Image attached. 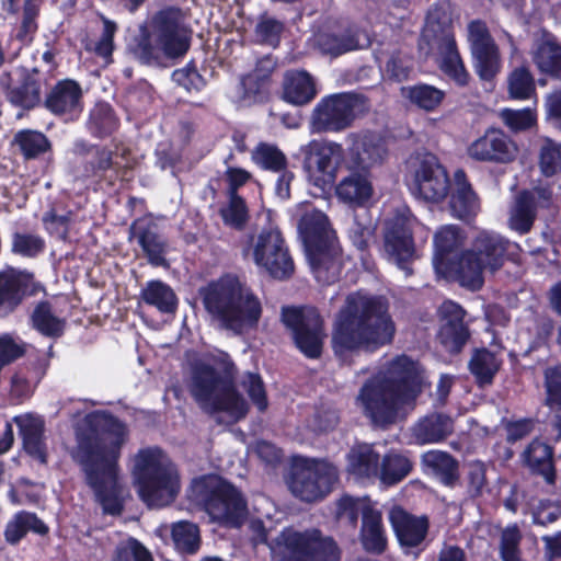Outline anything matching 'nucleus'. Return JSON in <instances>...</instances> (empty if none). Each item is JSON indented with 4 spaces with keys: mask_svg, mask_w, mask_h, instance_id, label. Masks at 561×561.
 <instances>
[{
    "mask_svg": "<svg viewBox=\"0 0 561 561\" xmlns=\"http://www.w3.org/2000/svg\"><path fill=\"white\" fill-rule=\"evenodd\" d=\"M128 438L127 425L103 411L87 414L76 430L77 445L71 457L80 465L87 484L106 514L122 511L118 459Z\"/></svg>",
    "mask_w": 561,
    "mask_h": 561,
    "instance_id": "1",
    "label": "nucleus"
},
{
    "mask_svg": "<svg viewBox=\"0 0 561 561\" xmlns=\"http://www.w3.org/2000/svg\"><path fill=\"white\" fill-rule=\"evenodd\" d=\"M423 377L416 363L407 356L396 358L362 387L357 403L377 426H387L404 417L414 408Z\"/></svg>",
    "mask_w": 561,
    "mask_h": 561,
    "instance_id": "2",
    "label": "nucleus"
},
{
    "mask_svg": "<svg viewBox=\"0 0 561 561\" xmlns=\"http://www.w3.org/2000/svg\"><path fill=\"white\" fill-rule=\"evenodd\" d=\"M394 331L381 298L351 294L334 322L333 350L340 357L358 351H375L389 343Z\"/></svg>",
    "mask_w": 561,
    "mask_h": 561,
    "instance_id": "3",
    "label": "nucleus"
},
{
    "mask_svg": "<svg viewBox=\"0 0 561 561\" xmlns=\"http://www.w3.org/2000/svg\"><path fill=\"white\" fill-rule=\"evenodd\" d=\"M199 294L206 311L221 329L242 335L257 328L262 302L237 276L224 275L201 288Z\"/></svg>",
    "mask_w": 561,
    "mask_h": 561,
    "instance_id": "4",
    "label": "nucleus"
},
{
    "mask_svg": "<svg viewBox=\"0 0 561 561\" xmlns=\"http://www.w3.org/2000/svg\"><path fill=\"white\" fill-rule=\"evenodd\" d=\"M190 47V31L179 8L168 7L153 13L139 27L134 46L135 56L144 64L162 57L183 56Z\"/></svg>",
    "mask_w": 561,
    "mask_h": 561,
    "instance_id": "5",
    "label": "nucleus"
},
{
    "mask_svg": "<svg viewBox=\"0 0 561 561\" xmlns=\"http://www.w3.org/2000/svg\"><path fill=\"white\" fill-rule=\"evenodd\" d=\"M232 363L222 354L224 376L207 364H196L191 382V392L199 407L210 413H226L232 421L242 419L248 404L236 391L231 382Z\"/></svg>",
    "mask_w": 561,
    "mask_h": 561,
    "instance_id": "6",
    "label": "nucleus"
},
{
    "mask_svg": "<svg viewBox=\"0 0 561 561\" xmlns=\"http://www.w3.org/2000/svg\"><path fill=\"white\" fill-rule=\"evenodd\" d=\"M133 477L141 500L151 507L170 504L180 485L178 473L160 448L140 449L134 457Z\"/></svg>",
    "mask_w": 561,
    "mask_h": 561,
    "instance_id": "7",
    "label": "nucleus"
},
{
    "mask_svg": "<svg viewBox=\"0 0 561 561\" xmlns=\"http://www.w3.org/2000/svg\"><path fill=\"white\" fill-rule=\"evenodd\" d=\"M510 241L500 233L479 231L471 241L470 249L463 251L451 266L461 286L480 289L486 273H495L504 263Z\"/></svg>",
    "mask_w": 561,
    "mask_h": 561,
    "instance_id": "8",
    "label": "nucleus"
},
{
    "mask_svg": "<svg viewBox=\"0 0 561 561\" xmlns=\"http://www.w3.org/2000/svg\"><path fill=\"white\" fill-rule=\"evenodd\" d=\"M347 139L352 146L346 164L352 172L340 181L335 192L342 202L363 206L374 195L373 182L367 170L383 159L385 149L370 136L352 134Z\"/></svg>",
    "mask_w": 561,
    "mask_h": 561,
    "instance_id": "9",
    "label": "nucleus"
},
{
    "mask_svg": "<svg viewBox=\"0 0 561 561\" xmlns=\"http://www.w3.org/2000/svg\"><path fill=\"white\" fill-rule=\"evenodd\" d=\"M242 251L247 260L276 279L288 278L294 273V261L277 227L263 228L249 236Z\"/></svg>",
    "mask_w": 561,
    "mask_h": 561,
    "instance_id": "10",
    "label": "nucleus"
},
{
    "mask_svg": "<svg viewBox=\"0 0 561 561\" xmlns=\"http://www.w3.org/2000/svg\"><path fill=\"white\" fill-rule=\"evenodd\" d=\"M273 553L278 561H340L336 543L318 530H284L276 539Z\"/></svg>",
    "mask_w": 561,
    "mask_h": 561,
    "instance_id": "11",
    "label": "nucleus"
},
{
    "mask_svg": "<svg viewBox=\"0 0 561 561\" xmlns=\"http://www.w3.org/2000/svg\"><path fill=\"white\" fill-rule=\"evenodd\" d=\"M339 478L335 466L319 459L301 458L293 465L288 488L293 495L307 503L324 499Z\"/></svg>",
    "mask_w": 561,
    "mask_h": 561,
    "instance_id": "12",
    "label": "nucleus"
},
{
    "mask_svg": "<svg viewBox=\"0 0 561 561\" xmlns=\"http://www.w3.org/2000/svg\"><path fill=\"white\" fill-rule=\"evenodd\" d=\"M407 183L416 198L439 203L450 190L449 176L437 157L430 152L416 153L408 161Z\"/></svg>",
    "mask_w": 561,
    "mask_h": 561,
    "instance_id": "13",
    "label": "nucleus"
},
{
    "mask_svg": "<svg viewBox=\"0 0 561 561\" xmlns=\"http://www.w3.org/2000/svg\"><path fill=\"white\" fill-rule=\"evenodd\" d=\"M365 107V100L354 93L328 95L314 106L311 117L313 133L341 131L351 126Z\"/></svg>",
    "mask_w": 561,
    "mask_h": 561,
    "instance_id": "14",
    "label": "nucleus"
},
{
    "mask_svg": "<svg viewBox=\"0 0 561 561\" xmlns=\"http://www.w3.org/2000/svg\"><path fill=\"white\" fill-rule=\"evenodd\" d=\"M416 229L424 231L427 239L428 231L412 215L410 209H399L396 215L386 222L385 252L388 260L400 268L409 271V264L416 257V250L412 233Z\"/></svg>",
    "mask_w": 561,
    "mask_h": 561,
    "instance_id": "15",
    "label": "nucleus"
},
{
    "mask_svg": "<svg viewBox=\"0 0 561 561\" xmlns=\"http://www.w3.org/2000/svg\"><path fill=\"white\" fill-rule=\"evenodd\" d=\"M282 319L305 355L314 358L321 354L324 335L320 314L314 308H284Z\"/></svg>",
    "mask_w": 561,
    "mask_h": 561,
    "instance_id": "16",
    "label": "nucleus"
},
{
    "mask_svg": "<svg viewBox=\"0 0 561 561\" xmlns=\"http://www.w3.org/2000/svg\"><path fill=\"white\" fill-rule=\"evenodd\" d=\"M307 176L318 187L330 185L343 161L341 145L332 141L312 140L301 148Z\"/></svg>",
    "mask_w": 561,
    "mask_h": 561,
    "instance_id": "17",
    "label": "nucleus"
},
{
    "mask_svg": "<svg viewBox=\"0 0 561 561\" xmlns=\"http://www.w3.org/2000/svg\"><path fill=\"white\" fill-rule=\"evenodd\" d=\"M552 204L553 193L547 183L540 182L530 190L519 192L510 208L508 227L520 234L529 232L537 211L549 208Z\"/></svg>",
    "mask_w": 561,
    "mask_h": 561,
    "instance_id": "18",
    "label": "nucleus"
},
{
    "mask_svg": "<svg viewBox=\"0 0 561 561\" xmlns=\"http://www.w3.org/2000/svg\"><path fill=\"white\" fill-rule=\"evenodd\" d=\"M470 158L477 161L510 163L518 154V146L505 133L489 129L468 148Z\"/></svg>",
    "mask_w": 561,
    "mask_h": 561,
    "instance_id": "19",
    "label": "nucleus"
},
{
    "mask_svg": "<svg viewBox=\"0 0 561 561\" xmlns=\"http://www.w3.org/2000/svg\"><path fill=\"white\" fill-rule=\"evenodd\" d=\"M206 511L214 520L237 527L245 518L247 505L234 486L221 482L207 502Z\"/></svg>",
    "mask_w": 561,
    "mask_h": 561,
    "instance_id": "20",
    "label": "nucleus"
},
{
    "mask_svg": "<svg viewBox=\"0 0 561 561\" xmlns=\"http://www.w3.org/2000/svg\"><path fill=\"white\" fill-rule=\"evenodd\" d=\"M34 291L32 274L13 267L0 271V317L13 311L26 294Z\"/></svg>",
    "mask_w": 561,
    "mask_h": 561,
    "instance_id": "21",
    "label": "nucleus"
},
{
    "mask_svg": "<svg viewBox=\"0 0 561 561\" xmlns=\"http://www.w3.org/2000/svg\"><path fill=\"white\" fill-rule=\"evenodd\" d=\"M466 236L462 229L456 225L442 226L434 234L435 254L433 264L437 272L443 276L455 275L451 266L457 262V259L451 261L449 255L460 248L465 242Z\"/></svg>",
    "mask_w": 561,
    "mask_h": 561,
    "instance_id": "22",
    "label": "nucleus"
},
{
    "mask_svg": "<svg viewBox=\"0 0 561 561\" xmlns=\"http://www.w3.org/2000/svg\"><path fill=\"white\" fill-rule=\"evenodd\" d=\"M307 251L311 271L319 283L331 284L339 278L342 257L336 241L318 244Z\"/></svg>",
    "mask_w": 561,
    "mask_h": 561,
    "instance_id": "23",
    "label": "nucleus"
},
{
    "mask_svg": "<svg viewBox=\"0 0 561 561\" xmlns=\"http://www.w3.org/2000/svg\"><path fill=\"white\" fill-rule=\"evenodd\" d=\"M46 107L55 115L76 118L82 111V91L73 80L58 82L45 101Z\"/></svg>",
    "mask_w": 561,
    "mask_h": 561,
    "instance_id": "24",
    "label": "nucleus"
},
{
    "mask_svg": "<svg viewBox=\"0 0 561 561\" xmlns=\"http://www.w3.org/2000/svg\"><path fill=\"white\" fill-rule=\"evenodd\" d=\"M437 61L440 70L459 85L469 80L463 61L458 51L455 36L450 30H444L437 38Z\"/></svg>",
    "mask_w": 561,
    "mask_h": 561,
    "instance_id": "25",
    "label": "nucleus"
},
{
    "mask_svg": "<svg viewBox=\"0 0 561 561\" xmlns=\"http://www.w3.org/2000/svg\"><path fill=\"white\" fill-rule=\"evenodd\" d=\"M455 188L450 198L451 215L458 219H469L480 210L479 198L468 183L462 170H457L454 174Z\"/></svg>",
    "mask_w": 561,
    "mask_h": 561,
    "instance_id": "26",
    "label": "nucleus"
},
{
    "mask_svg": "<svg viewBox=\"0 0 561 561\" xmlns=\"http://www.w3.org/2000/svg\"><path fill=\"white\" fill-rule=\"evenodd\" d=\"M298 228L305 238L307 249L336 241L328 217L320 210L307 209L299 220Z\"/></svg>",
    "mask_w": 561,
    "mask_h": 561,
    "instance_id": "27",
    "label": "nucleus"
},
{
    "mask_svg": "<svg viewBox=\"0 0 561 561\" xmlns=\"http://www.w3.org/2000/svg\"><path fill=\"white\" fill-rule=\"evenodd\" d=\"M390 520L402 546L415 547L426 535L428 525L424 517L417 518L401 508H394L390 513Z\"/></svg>",
    "mask_w": 561,
    "mask_h": 561,
    "instance_id": "28",
    "label": "nucleus"
},
{
    "mask_svg": "<svg viewBox=\"0 0 561 561\" xmlns=\"http://www.w3.org/2000/svg\"><path fill=\"white\" fill-rule=\"evenodd\" d=\"M453 420L443 414H431L412 427V438L417 445L436 444L453 432Z\"/></svg>",
    "mask_w": 561,
    "mask_h": 561,
    "instance_id": "29",
    "label": "nucleus"
},
{
    "mask_svg": "<svg viewBox=\"0 0 561 561\" xmlns=\"http://www.w3.org/2000/svg\"><path fill=\"white\" fill-rule=\"evenodd\" d=\"M347 472L357 480L379 477V455L371 445L358 444L347 454Z\"/></svg>",
    "mask_w": 561,
    "mask_h": 561,
    "instance_id": "30",
    "label": "nucleus"
},
{
    "mask_svg": "<svg viewBox=\"0 0 561 561\" xmlns=\"http://www.w3.org/2000/svg\"><path fill=\"white\" fill-rule=\"evenodd\" d=\"M533 59L541 72L561 78V45L553 35L545 33L537 39Z\"/></svg>",
    "mask_w": 561,
    "mask_h": 561,
    "instance_id": "31",
    "label": "nucleus"
},
{
    "mask_svg": "<svg viewBox=\"0 0 561 561\" xmlns=\"http://www.w3.org/2000/svg\"><path fill=\"white\" fill-rule=\"evenodd\" d=\"M284 100L294 105H305L317 95L313 78L304 70L288 71L284 78Z\"/></svg>",
    "mask_w": 561,
    "mask_h": 561,
    "instance_id": "32",
    "label": "nucleus"
},
{
    "mask_svg": "<svg viewBox=\"0 0 561 561\" xmlns=\"http://www.w3.org/2000/svg\"><path fill=\"white\" fill-rule=\"evenodd\" d=\"M275 61L271 56L259 59L255 69L242 79L243 98L249 103L262 101L265 96L266 84L275 69Z\"/></svg>",
    "mask_w": 561,
    "mask_h": 561,
    "instance_id": "33",
    "label": "nucleus"
},
{
    "mask_svg": "<svg viewBox=\"0 0 561 561\" xmlns=\"http://www.w3.org/2000/svg\"><path fill=\"white\" fill-rule=\"evenodd\" d=\"M133 236L145 252L148 261L156 266L165 264L167 243L151 225L144 226L140 222L133 227Z\"/></svg>",
    "mask_w": 561,
    "mask_h": 561,
    "instance_id": "34",
    "label": "nucleus"
},
{
    "mask_svg": "<svg viewBox=\"0 0 561 561\" xmlns=\"http://www.w3.org/2000/svg\"><path fill=\"white\" fill-rule=\"evenodd\" d=\"M360 540L366 551L380 554L387 546L381 514L376 508L367 510L363 516Z\"/></svg>",
    "mask_w": 561,
    "mask_h": 561,
    "instance_id": "35",
    "label": "nucleus"
},
{
    "mask_svg": "<svg viewBox=\"0 0 561 561\" xmlns=\"http://www.w3.org/2000/svg\"><path fill=\"white\" fill-rule=\"evenodd\" d=\"M23 2V16L18 38L21 42H30L37 30L36 18L39 13L42 0H1L2 9L8 14L16 15Z\"/></svg>",
    "mask_w": 561,
    "mask_h": 561,
    "instance_id": "36",
    "label": "nucleus"
},
{
    "mask_svg": "<svg viewBox=\"0 0 561 561\" xmlns=\"http://www.w3.org/2000/svg\"><path fill=\"white\" fill-rule=\"evenodd\" d=\"M422 465L426 472L434 474L446 485H451L458 479V463L445 451L430 450L424 453Z\"/></svg>",
    "mask_w": 561,
    "mask_h": 561,
    "instance_id": "37",
    "label": "nucleus"
},
{
    "mask_svg": "<svg viewBox=\"0 0 561 561\" xmlns=\"http://www.w3.org/2000/svg\"><path fill=\"white\" fill-rule=\"evenodd\" d=\"M30 530L44 535L47 533V527L36 517L35 514L20 512L7 524L4 537L9 543L14 545L18 543Z\"/></svg>",
    "mask_w": 561,
    "mask_h": 561,
    "instance_id": "38",
    "label": "nucleus"
},
{
    "mask_svg": "<svg viewBox=\"0 0 561 561\" xmlns=\"http://www.w3.org/2000/svg\"><path fill=\"white\" fill-rule=\"evenodd\" d=\"M141 297L146 304L154 306L161 312L172 313L176 310L178 299L174 291L160 280L147 283Z\"/></svg>",
    "mask_w": 561,
    "mask_h": 561,
    "instance_id": "39",
    "label": "nucleus"
},
{
    "mask_svg": "<svg viewBox=\"0 0 561 561\" xmlns=\"http://www.w3.org/2000/svg\"><path fill=\"white\" fill-rule=\"evenodd\" d=\"M317 43L323 54L336 57L347 51L363 48L368 45V38L365 35L360 38L359 35L350 33L341 36L322 34L318 36Z\"/></svg>",
    "mask_w": 561,
    "mask_h": 561,
    "instance_id": "40",
    "label": "nucleus"
},
{
    "mask_svg": "<svg viewBox=\"0 0 561 561\" xmlns=\"http://www.w3.org/2000/svg\"><path fill=\"white\" fill-rule=\"evenodd\" d=\"M401 94L412 104L428 112L438 107L445 98L444 91L428 84L403 87Z\"/></svg>",
    "mask_w": 561,
    "mask_h": 561,
    "instance_id": "41",
    "label": "nucleus"
},
{
    "mask_svg": "<svg viewBox=\"0 0 561 561\" xmlns=\"http://www.w3.org/2000/svg\"><path fill=\"white\" fill-rule=\"evenodd\" d=\"M526 460L529 467L543 476L548 483L554 481L551 448L539 440L533 442L527 448Z\"/></svg>",
    "mask_w": 561,
    "mask_h": 561,
    "instance_id": "42",
    "label": "nucleus"
},
{
    "mask_svg": "<svg viewBox=\"0 0 561 561\" xmlns=\"http://www.w3.org/2000/svg\"><path fill=\"white\" fill-rule=\"evenodd\" d=\"M537 159L543 176L557 175L561 171V145L548 137L540 138Z\"/></svg>",
    "mask_w": 561,
    "mask_h": 561,
    "instance_id": "43",
    "label": "nucleus"
},
{
    "mask_svg": "<svg viewBox=\"0 0 561 561\" xmlns=\"http://www.w3.org/2000/svg\"><path fill=\"white\" fill-rule=\"evenodd\" d=\"M172 541L181 553H196L201 546V535L197 525L190 522H178L172 525Z\"/></svg>",
    "mask_w": 561,
    "mask_h": 561,
    "instance_id": "44",
    "label": "nucleus"
},
{
    "mask_svg": "<svg viewBox=\"0 0 561 561\" xmlns=\"http://www.w3.org/2000/svg\"><path fill=\"white\" fill-rule=\"evenodd\" d=\"M14 144L25 159H35L51 147L50 141L43 133L33 129L18 131L14 136Z\"/></svg>",
    "mask_w": 561,
    "mask_h": 561,
    "instance_id": "45",
    "label": "nucleus"
},
{
    "mask_svg": "<svg viewBox=\"0 0 561 561\" xmlns=\"http://www.w3.org/2000/svg\"><path fill=\"white\" fill-rule=\"evenodd\" d=\"M7 98L16 106L33 108L41 101V84L35 77L27 76L21 85L8 90Z\"/></svg>",
    "mask_w": 561,
    "mask_h": 561,
    "instance_id": "46",
    "label": "nucleus"
},
{
    "mask_svg": "<svg viewBox=\"0 0 561 561\" xmlns=\"http://www.w3.org/2000/svg\"><path fill=\"white\" fill-rule=\"evenodd\" d=\"M500 359L488 350L477 351L469 364L471 373L480 385L490 383L500 368Z\"/></svg>",
    "mask_w": 561,
    "mask_h": 561,
    "instance_id": "47",
    "label": "nucleus"
},
{
    "mask_svg": "<svg viewBox=\"0 0 561 561\" xmlns=\"http://www.w3.org/2000/svg\"><path fill=\"white\" fill-rule=\"evenodd\" d=\"M474 68L483 80H491L501 69V58L496 45L471 50Z\"/></svg>",
    "mask_w": 561,
    "mask_h": 561,
    "instance_id": "48",
    "label": "nucleus"
},
{
    "mask_svg": "<svg viewBox=\"0 0 561 561\" xmlns=\"http://www.w3.org/2000/svg\"><path fill=\"white\" fill-rule=\"evenodd\" d=\"M33 325L44 335L59 336L65 328V321L53 311L47 302L39 304L32 314Z\"/></svg>",
    "mask_w": 561,
    "mask_h": 561,
    "instance_id": "49",
    "label": "nucleus"
},
{
    "mask_svg": "<svg viewBox=\"0 0 561 561\" xmlns=\"http://www.w3.org/2000/svg\"><path fill=\"white\" fill-rule=\"evenodd\" d=\"M412 469L410 459L400 454H389L379 468V478L383 483L393 484L405 478Z\"/></svg>",
    "mask_w": 561,
    "mask_h": 561,
    "instance_id": "50",
    "label": "nucleus"
},
{
    "mask_svg": "<svg viewBox=\"0 0 561 561\" xmlns=\"http://www.w3.org/2000/svg\"><path fill=\"white\" fill-rule=\"evenodd\" d=\"M252 159L261 168L274 172L286 168L285 154L274 145L259 144L252 151Z\"/></svg>",
    "mask_w": 561,
    "mask_h": 561,
    "instance_id": "51",
    "label": "nucleus"
},
{
    "mask_svg": "<svg viewBox=\"0 0 561 561\" xmlns=\"http://www.w3.org/2000/svg\"><path fill=\"white\" fill-rule=\"evenodd\" d=\"M508 92L513 99L526 100L530 99L535 93V80L525 67L513 70L507 79Z\"/></svg>",
    "mask_w": 561,
    "mask_h": 561,
    "instance_id": "52",
    "label": "nucleus"
},
{
    "mask_svg": "<svg viewBox=\"0 0 561 561\" xmlns=\"http://www.w3.org/2000/svg\"><path fill=\"white\" fill-rule=\"evenodd\" d=\"M367 510H374L368 500L344 495L336 502L335 514L339 519H345L354 525L358 513L360 512L364 516Z\"/></svg>",
    "mask_w": 561,
    "mask_h": 561,
    "instance_id": "53",
    "label": "nucleus"
},
{
    "mask_svg": "<svg viewBox=\"0 0 561 561\" xmlns=\"http://www.w3.org/2000/svg\"><path fill=\"white\" fill-rule=\"evenodd\" d=\"M112 561H153V558L142 543L129 537L116 547Z\"/></svg>",
    "mask_w": 561,
    "mask_h": 561,
    "instance_id": "54",
    "label": "nucleus"
},
{
    "mask_svg": "<svg viewBox=\"0 0 561 561\" xmlns=\"http://www.w3.org/2000/svg\"><path fill=\"white\" fill-rule=\"evenodd\" d=\"M468 337L463 322H444L439 330V340L449 352H458Z\"/></svg>",
    "mask_w": 561,
    "mask_h": 561,
    "instance_id": "55",
    "label": "nucleus"
},
{
    "mask_svg": "<svg viewBox=\"0 0 561 561\" xmlns=\"http://www.w3.org/2000/svg\"><path fill=\"white\" fill-rule=\"evenodd\" d=\"M375 225L366 213L356 215L350 227V238L354 245L364 250L367 248L369 241L373 239Z\"/></svg>",
    "mask_w": 561,
    "mask_h": 561,
    "instance_id": "56",
    "label": "nucleus"
},
{
    "mask_svg": "<svg viewBox=\"0 0 561 561\" xmlns=\"http://www.w3.org/2000/svg\"><path fill=\"white\" fill-rule=\"evenodd\" d=\"M44 240L32 233L16 232L12 238V252L25 257H34L43 252Z\"/></svg>",
    "mask_w": 561,
    "mask_h": 561,
    "instance_id": "57",
    "label": "nucleus"
},
{
    "mask_svg": "<svg viewBox=\"0 0 561 561\" xmlns=\"http://www.w3.org/2000/svg\"><path fill=\"white\" fill-rule=\"evenodd\" d=\"M116 125V117L107 103H98L91 111L90 126L100 135L111 133Z\"/></svg>",
    "mask_w": 561,
    "mask_h": 561,
    "instance_id": "58",
    "label": "nucleus"
},
{
    "mask_svg": "<svg viewBox=\"0 0 561 561\" xmlns=\"http://www.w3.org/2000/svg\"><path fill=\"white\" fill-rule=\"evenodd\" d=\"M241 387L260 411L267 408L265 387L260 375L247 373L242 377Z\"/></svg>",
    "mask_w": 561,
    "mask_h": 561,
    "instance_id": "59",
    "label": "nucleus"
},
{
    "mask_svg": "<svg viewBox=\"0 0 561 561\" xmlns=\"http://www.w3.org/2000/svg\"><path fill=\"white\" fill-rule=\"evenodd\" d=\"M520 533L516 526H508L502 530L500 552L503 561H522L518 545Z\"/></svg>",
    "mask_w": 561,
    "mask_h": 561,
    "instance_id": "60",
    "label": "nucleus"
},
{
    "mask_svg": "<svg viewBox=\"0 0 561 561\" xmlns=\"http://www.w3.org/2000/svg\"><path fill=\"white\" fill-rule=\"evenodd\" d=\"M221 216L227 225L236 228L242 227L248 218L244 201L236 193H231L228 206L221 209Z\"/></svg>",
    "mask_w": 561,
    "mask_h": 561,
    "instance_id": "61",
    "label": "nucleus"
},
{
    "mask_svg": "<svg viewBox=\"0 0 561 561\" xmlns=\"http://www.w3.org/2000/svg\"><path fill=\"white\" fill-rule=\"evenodd\" d=\"M284 30L282 22L268 15L261 16L255 27V33L262 43L276 46Z\"/></svg>",
    "mask_w": 561,
    "mask_h": 561,
    "instance_id": "62",
    "label": "nucleus"
},
{
    "mask_svg": "<svg viewBox=\"0 0 561 561\" xmlns=\"http://www.w3.org/2000/svg\"><path fill=\"white\" fill-rule=\"evenodd\" d=\"M501 117L506 126L514 131L527 129L536 123V115L530 108H505L501 112Z\"/></svg>",
    "mask_w": 561,
    "mask_h": 561,
    "instance_id": "63",
    "label": "nucleus"
},
{
    "mask_svg": "<svg viewBox=\"0 0 561 561\" xmlns=\"http://www.w3.org/2000/svg\"><path fill=\"white\" fill-rule=\"evenodd\" d=\"M547 404L561 410V366L546 370Z\"/></svg>",
    "mask_w": 561,
    "mask_h": 561,
    "instance_id": "64",
    "label": "nucleus"
}]
</instances>
